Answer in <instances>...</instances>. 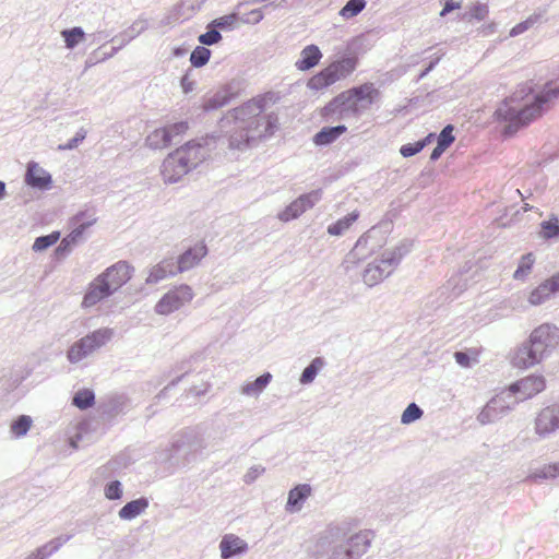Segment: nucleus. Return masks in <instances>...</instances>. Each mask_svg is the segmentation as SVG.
Masks as SVG:
<instances>
[{"instance_id":"29","label":"nucleus","mask_w":559,"mask_h":559,"mask_svg":"<svg viewBox=\"0 0 559 559\" xmlns=\"http://www.w3.org/2000/svg\"><path fill=\"white\" fill-rule=\"evenodd\" d=\"M95 396L88 389L80 390L73 397V404L80 409H86L94 405Z\"/></svg>"},{"instance_id":"30","label":"nucleus","mask_w":559,"mask_h":559,"mask_svg":"<svg viewBox=\"0 0 559 559\" xmlns=\"http://www.w3.org/2000/svg\"><path fill=\"white\" fill-rule=\"evenodd\" d=\"M535 258L533 253H527L522 257L518 269L515 270L513 277L515 280H523L525 278L530 272L532 271V267L534 265Z\"/></svg>"},{"instance_id":"32","label":"nucleus","mask_w":559,"mask_h":559,"mask_svg":"<svg viewBox=\"0 0 559 559\" xmlns=\"http://www.w3.org/2000/svg\"><path fill=\"white\" fill-rule=\"evenodd\" d=\"M322 366H323V360L319 357L314 358L311 361V364L301 373L300 382L304 384L312 382Z\"/></svg>"},{"instance_id":"59","label":"nucleus","mask_w":559,"mask_h":559,"mask_svg":"<svg viewBox=\"0 0 559 559\" xmlns=\"http://www.w3.org/2000/svg\"><path fill=\"white\" fill-rule=\"evenodd\" d=\"M432 139H433V134L430 133L424 140H420L419 142H425V146H426L427 144H429L432 141Z\"/></svg>"},{"instance_id":"2","label":"nucleus","mask_w":559,"mask_h":559,"mask_svg":"<svg viewBox=\"0 0 559 559\" xmlns=\"http://www.w3.org/2000/svg\"><path fill=\"white\" fill-rule=\"evenodd\" d=\"M559 96V88L546 86L545 90L532 95L531 88H521L507 98L497 109L496 115L499 120L508 122V129L515 131L520 127L528 124L538 118L544 105Z\"/></svg>"},{"instance_id":"21","label":"nucleus","mask_w":559,"mask_h":559,"mask_svg":"<svg viewBox=\"0 0 559 559\" xmlns=\"http://www.w3.org/2000/svg\"><path fill=\"white\" fill-rule=\"evenodd\" d=\"M148 507V499L140 497L138 499L127 502L118 512L119 518L122 520H133L145 511Z\"/></svg>"},{"instance_id":"55","label":"nucleus","mask_w":559,"mask_h":559,"mask_svg":"<svg viewBox=\"0 0 559 559\" xmlns=\"http://www.w3.org/2000/svg\"><path fill=\"white\" fill-rule=\"evenodd\" d=\"M444 151H445V148H443V147H441L440 145L437 144V146L431 152L430 158L432 160H437L442 155V153Z\"/></svg>"},{"instance_id":"7","label":"nucleus","mask_w":559,"mask_h":559,"mask_svg":"<svg viewBox=\"0 0 559 559\" xmlns=\"http://www.w3.org/2000/svg\"><path fill=\"white\" fill-rule=\"evenodd\" d=\"M357 66L356 58H345L343 60L333 62L329 67L324 68L322 71L313 75L309 82L308 86L311 90H323L334 83H336L342 78L350 74Z\"/></svg>"},{"instance_id":"38","label":"nucleus","mask_w":559,"mask_h":559,"mask_svg":"<svg viewBox=\"0 0 559 559\" xmlns=\"http://www.w3.org/2000/svg\"><path fill=\"white\" fill-rule=\"evenodd\" d=\"M211 51L209 49L197 47L190 56V61L194 67H202L209 61Z\"/></svg>"},{"instance_id":"49","label":"nucleus","mask_w":559,"mask_h":559,"mask_svg":"<svg viewBox=\"0 0 559 559\" xmlns=\"http://www.w3.org/2000/svg\"><path fill=\"white\" fill-rule=\"evenodd\" d=\"M456 362L462 367H469L471 366V357L463 352H456L454 354Z\"/></svg>"},{"instance_id":"41","label":"nucleus","mask_w":559,"mask_h":559,"mask_svg":"<svg viewBox=\"0 0 559 559\" xmlns=\"http://www.w3.org/2000/svg\"><path fill=\"white\" fill-rule=\"evenodd\" d=\"M425 147V142H415L402 145L400 148V153L404 157H411L417 153H419Z\"/></svg>"},{"instance_id":"48","label":"nucleus","mask_w":559,"mask_h":559,"mask_svg":"<svg viewBox=\"0 0 559 559\" xmlns=\"http://www.w3.org/2000/svg\"><path fill=\"white\" fill-rule=\"evenodd\" d=\"M236 20H237V16L235 14L226 15V16H222V17L215 20V24L218 27L231 26L235 24Z\"/></svg>"},{"instance_id":"40","label":"nucleus","mask_w":559,"mask_h":559,"mask_svg":"<svg viewBox=\"0 0 559 559\" xmlns=\"http://www.w3.org/2000/svg\"><path fill=\"white\" fill-rule=\"evenodd\" d=\"M454 140L455 138L453 135V127L449 124L439 134L438 145L447 150L454 142Z\"/></svg>"},{"instance_id":"3","label":"nucleus","mask_w":559,"mask_h":559,"mask_svg":"<svg viewBox=\"0 0 559 559\" xmlns=\"http://www.w3.org/2000/svg\"><path fill=\"white\" fill-rule=\"evenodd\" d=\"M379 97L380 91L373 83L367 82L336 95L320 109V116L326 120L335 115L338 117L344 115L358 116L369 109Z\"/></svg>"},{"instance_id":"1","label":"nucleus","mask_w":559,"mask_h":559,"mask_svg":"<svg viewBox=\"0 0 559 559\" xmlns=\"http://www.w3.org/2000/svg\"><path fill=\"white\" fill-rule=\"evenodd\" d=\"M272 93L258 96L235 109L236 126L229 136L231 148L242 150L251 142L271 136L277 127L275 114H264L267 103H274Z\"/></svg>"},{"instance_id":"18","label":"nucleus","mask_w":559,"mask_h":559,"mask_svg":"<svg viewBox=\"0 0 559 559\" xmlns=\"http://www.w3.org/2000/svg\"><path fill=\"white\" fill-rule=\"evenodd\" d=\"M207 248L204 243H198L193 248L188 249L183 252L178 261L177 266L180 272L188 271L195 265L206 255Z\"/></svg>"},{"instance_id":"26","label":"nucleus","mask_w":559,"mask_h":559,"mask_svg":"<svg viewBox=\"0 0 559 559\" xmlns=\"http://www.w3.org/2000/svg\"><path fill=\"white\" fill-rule=\"evenodd\" d=\"M311 491H288L286 511L295 513L301 510L305 501L309 498Z\"/></svg>"},{"instance_id":"36","label":"nucleus","mask_w":559,"mask_h":559,"mask_svg":"<svg viewBox=\"0 0 559 559\" xmlns=\"http://www.w3.org/2000/svg\"><path fill=\"white\" fill-rule=\"evenodd\" d=\"M550 293L548 292V286L546 285V283H542L537 288H535L531 294H530V297H528V301L532 304V305H540L542 302H544L546 299H548L550 297Z\"/></svg>"},{"instance_id":"27","label":"nucleus","mask_w":559,"mask_h":559,"mask_svg":"<svg viewBox=\"0 0 559 559\" xmlns=\"http://www.w3.org/2000/svg\"><path fill=\"white\" fill-rule=\"evenodd\" d=\"M358 216H359V213L357 211L349 213L347 216H345V217L338 219L336 223L330 225L328 227V233L333 236L342 235L345 230H347L353 225L354 222L357 221Z\"/></svg>"},{"instance_id":"61","label":"nucleus","mask_w":559,"mask_h":559,"mask_svg":"<svg viewBox=\"0 0 559 559\" xmlns=\"http://www.w3.org/2000/svg\"><path fill=\"white\" fill-rule=\"evenodd\" d=\"M5 192V185L4 182L0 181V198L4 195Z\"/></svg>"},{"instance_id":"62","label":"nucleus","mask_w":559,"mask_h":559,"mask_svg":"<svg viewBox=\"0 0 559 559\" xmlns=\"http://www.w3.org/2000/svg\"><path fill=\"white\" fill-rule=\"evenodd\" d=\"M298 489H306V486H301V487H295V490H298Z\"/></svg>"},{"instance_id":"51","label":"nucleus","mask_w":559,"mask_h":559,"mask_svg":"<svg viewBox=\"0 0 559 559\" xmlns=\"http://www.w3.org/2000/svg\"><path fill=\"white\" fill-rule=\"evenodd\" d=\"M497 403H498V400L493 399L489 404H487V406L485 407V409L480 414L481 423H485V419H484L485 416H487L490 412L496 411V404Z\"/></svg>"},{"instance_id":"54","label":"nucleus","mask_w":559,"mask_h":559,"mask_svg":"<svg viewBox=\"0 0 559 559\" xmlns=\"http://www.w3.org/2000/svg\"><path fill=\"white\" fill-rule=\"evenodd\" d=\"M85 139V132H78L76 135L69 142L67 145V148H73L78 145L79 142L83 141Z\"/></svg>"},{"instance_id":"6","label":"nucleus","mask_w":559,"mask_h":559,"mask_svg":"<svg viewBox=\"0 0 559 559\" xmlns=\"http://www.w3.org/2000/svg\"><path fill=\"white\" fill-rule=\"evenodd\" d=\"M372 537L373 533L367 530L347 536L345 540H341L331 548L328 559H359L367 552Z\"/></svg>"},{"instance_id":"24","label":"nucleus","mask_w":559,"mask_h":559,"mask_svg":"<svg viewBox=\"0 0 559 559\" xmlns=\"http://www.w3.org/2000/svg\"><path fill=\"white\" fill-rule=\"evenodd\" d=\"M346 130L345 126L325 127L313 136V142L316 145H328L345 133Z\"/></svg>"},{"instance_id":"15","label":"nucleus","mask_w":559,"mask_h":559,"mask_svg":"<svg viewBox=\"0 0 559 559\" xmlns=\"http://www.w3.org/2000/svg\"><path fill=\"white\" fill-rule=\"evenodd\" d=\"M536 431L540 436L554 432L559 428V405L543 408L535 421Z\"/></svg>"},{"instance_id":"20","label":"nucleus","mask_w":559,"mask_h":559,"mask_svg":"<svg viewBox=\"0 0 559 559\" xmlns=\"http://www.w3.org/2000/svg\"><path fill=\"white\" fill-rule=\"evenodd\" d=\"M25 181L31 187L46 189L49 187L51 178L50 175L36 163H29Z\"/></svg>"},{"instance_id":"52","label":"nucleus","mask_w":559,"mask_h":559,"mask_svg":"<svg viewBox=\"0 0 559 559\" xmlns=\"http://www.w3.org/2000/svg\"><path fill=\"white\" fill-rule=\"evenodd\" d=\"M85 139V132H78L76 135L69 142L67 145V148H73L78 145L79 142L83 141Z\"/></svg>"},{"instance_id":"33","label":"nucleus","mask_w":559,"mask_h":559,"mask_svg":"<svg viewBox=\"0 0 559 559\" xmlns=\"http://www.w3.org/2000/svg\"><path fill=\"white\" fill-rule=\"evenodd\" d=\"M271 374L265 373L257 378L253 382H250L243 386V393L255 394L261 392L271 381Z\"/></svg>"},{"instance_id":"4","label":"nucleus","mask_w":559,"mask_h":559,"mask_svg":"<svg viewBox=\"0 0 559 559\" xmlns=\"http://www.w3.org/2000/svg\"><path fill=\"white\" fill-rule=\"evenodd\" d=\"M559 348V328L544 323L532 331L527 343L518 348L512 357L514 367L526 369L539 364Z\"/></svg>"},{"instance_id":"8","label":"nucleus","mask_w":559,"mask_h":559,"mask_svg":"<svg viewBox=\"0 0 559 559\" xmlns=\"http://www.w3.org/2000/svg\"><path fill=\"white\" fill-rule=\"evenodd\" d=\"M112 335L110 329H99L75 342L68 350L67 357L71 362H79L87 355L105 345Z\"/></svg>"},{"instance_id":"53","label":"nucleus","mask_w":559,"mask_h":559,"mask_svg":"<svg viewBox=\"0 0 559 559\" xmlns=\"http://www.w3.org/2000/svg\"><path fill=\"white\" fill-rule=\"evenodd\" d=\"M85 139V132H78L76 135L69 142L67 145V148H73L78 145L79 142L83 141Z\"/></svg>"},{"instance_id":"60","label":"nucleus","mask_w":559,"mask_h":559,"mask_svg":"<svg viewBox=\"0 0 559 559\" xmlns=\"http://www.w3.org/2000/svg\"><path fill=\"white\" fill-rule=\"evenodd\" d=\"M119 485L120 483L115 480V481H111L109 485H108V489H119Z\"/></svg>"},{"instance_id":"14","label":"nucleus","mask_w":559,"mask_h":559,"mask_svg":"<svg viewBox=\"0 0 559 559\" xmlns=\"http://www.w3.org/2000/svg\"><path fill=\"white\" fill-rule=\"evenodd\" d=\"M396 263L394 253L383 255L379 263H370L364 272V281L367 285L373 286L382 281Z\"/></svg>"},{"instance_id":"19","label":"nucleus","mask_w":559,"mask_h":559,"mask_svg":"<svg viewBox=\"0 0 559 559\" xmlns=\"http://www.w3.org/2000/svg\"><path fill=\"white\" fill-rule=\"evenodd\" d=\"M178 273L181 272L178 270V266L173 261V259H166L151 269L146 277V283L156 284L159 281H163L169 276H174Z\"/></svg>"},{"instance_id":"46","label":"nucleus","mask_w":559,"mask_h":559,"mask_svg":"<svg viewBox=\"0 0 559 559\" xmlns=\"http://www.w3.org/2000/svg\"><path fill=\"white\" fill-rule=\"evenodd\" d=\"M471 15H472V17H474L478 21H483L488 15V7L486 4H480V3L475 4L471 9Z\"/></svg>"},{"instance_id":"37","label":"nucleus","mask_w":559,"mask_h":559,"mask_svg":"<svg viewBox=\"0 0 559 559\" xmlns=\"http://www.w3.org/2000/svg\"><path fill=\"white\" fill-rule=\"evenodd\" d=\"M31 425L32 419L26 415H22L11 425V430L13 435H15L16 437H21L28 431Z\"/></svg>"},{"instance_id":"57","label":"nucleus","mask_w":559,"mask_h":559,"mask_svg":"<svg viewBox=\"0 0 559 559\" xmlns=\"http://www.w3.org/2000/svg\"><path fill=\"white\" fill-rule=\"evenodd\" d=\"M252 21L259 22L262 19V13L259 10H254L251 12Z\"/></svg>"},{"instance_id":"31","label":"nucleus","mask_w":559,"mask_h":559,"mask_svg":"<svg viewBox=\"0 0 559 559\" xmlns=\"http://www.w3.org/2000/svg\"><path fill=\"white\" fill-rule=\"evenodd\" d=\"M61 34L64 38L66 46L70 49L75 47L79 43H81L85 36L84 32L80 27H73L71 29H66Z\"/></svg>"},{"instance_id":"17","label":"nucleus","mask_w":559,"mask_h":559,"mask_svg":"<svg viewBox=\"0 0 559 559\" xmlns=\"http://www.w3.org/2000/svg\"><path fill=\"white\" fill-rule=\"evenodd\" d=\"M112 294L104 277L98 275L88 286V289L83 298L82 306L85 308L93 307L100 300Z\"/></svg>"},{"instance_id":"47","label":"nucleus","mask_w":559,"mask_h":559,"mask_svg":"<svg viewBox=\"0 0 559 559\" xmlns=\"http://www.w3.org/2000/svg\"><path fill=\"white\" fill-rule=\"evenodd\" d=\"M545 283L548 286V292L550 295L559 292V272L550 278L546 280Z\"/></svg>"},{"instance_id":"25","label":"nucleus","mask_w":559,"mask_h":559,"mask_svg":"<svg viewBox=\"0 0 559 559\" xmlns=\"http://www.w3.org/2000/svg\"><path fill=\"white\" fill-rule=\"evenodd\" d=\"M146 142L152 148L155 150L167 147L171 143L169 139V130H165V128L154 130L151 134H148Z\"/></svg>"},{"instance_id":"10","label":"nucleus","mask_w":559,"mask_h":559,"mask_svg":"<svg viewBox=\"0 0 559 559\" xmlns=\"http://www.w3.org/2000/svg\"><path fill=\"white\" fill-rule=\"evenodd\" d=\"M192 288L188 285H180L166 293L155 305L158 314H169L179 310L193 299Z\"/></svg>"},{"instance_id":"23","label":"nucleus","mask_w":559,"mask_h":559,"mask_svg":"<svg viewBox=\"0 0 559 559\" xmlns=\"http://www.w3.org/2000/svg\"><path fill=\"white\" fill-rule=\"evenodd\" d=\"M322 55L320 49L314 45L305 47L301 51V58L296 62V67L301 70H309L317 66Z\"/></svg>"},{"instance_id":"12","label":"nucleus","mask_w":559,"mask_h":559,"mask_svg":"<svg viewBox=\"0 0 559 559\" xmlns=\"http://www.w3.org/2000/svg\"><path fill=\"white\" fill-rule=\"evenodd\" d=\"M321 199L319 190L302 194L294 200L285 210L278 214L282 222H289L299 217L307 210L311 209Z\"/></svg>"},{"instance_id":"56","label":"nucleus","mask_w":559,"mask_h":559,"mask_svg":"<svg viewBox=\"0 0 559 559\" xmlns=\"http://www.w3.org/2000/svg\"><path fill=\"white\" fill-rule=\"evenodd\" d=\"M123 491H105V496L109 500H119L122 498Z\"/></svg>"},{"instance_id":"43","label":"nucleus","mask_w":559,"mask_h":559,"mask_svg":"<svg viewBox=\"0 0 559 559\" xmlns=\"http://www.w3.org/2000/svg\"><path fill=\"white\" fill-rule=\"evenodd\" d=\"M219 32L215 29L207 31L199 37V41L203 45H213L221 40Z\"/></svg>"},{"instance_id":"28","label":"nucleus","mask_w":559,"mask_h":559,"mask_svg":"<svg viewBox=\"0 0 559 559\" xmlns=\"http://www.w3.org/2000/svg\"><path fill=\"white\" fill-rule=\"evenodd\" d=\"M366 8L365 0H349L340 11V15L345 19H352L358 15Z\"/></svg>"},{"instance_id":"34","label":"nucleus","mask_w":559,"mask_h":559,"mask_svg":"<svg viewBox=\"0 0 559 559\" xmlns=\"http://www.w3.org/2000/svg\"><path fill=\"white\" fill-rule=\"evenodd\" d=\"M540 235L545 239H549L559 235V219L558 217H551L549 221H545L540 224Z\"/></svg>"},{"instance_id":"11","label":"nucleus","mask_w":559,"mask_h":559,"mask_svg":"<svg viewBox=\"0 0 559 559\" xmlns=\"http://www.w3.org/2000/svg\"><path fill=\"white\" fill-rule=\"evenodd\" d=\"M546 388V380L543 376L531 374L512 383L508 391L516 401L523 402L534 397Z\"/></svg>"},{"instance_id":"35","label":"nucleus","mask_w":559,"mask_h":559,"mask_svg":"<svg viewBox=\"0 0 559 559\" xmlns=\"http://www.w3.org/2000/svg\"><path fill=\"white\" fill-rule=\"evenodd\" d=\"M59 237H60V234L58 231H53L47 236L38 237V238H36L35 242L33 245V249L35 251L45 250L48 247L55 245L58 241Z\"/></svg>"},{"instance_id":"44","label":"nucleus","mask_w":559,"mask_h":559,"mask_svg":"<svg viewBox=\"0 0 559 559\" xmlns=\"http://www.w3.org/2000/svg\"><path fill=\"white\" fill-rule=\"evenodd\" d=\"M188 123L187 122H177L174 124H170L168 127H165V130H169V139L173 141V139L177 135H181L187 132L188 130Z\"/></svg>"},{"instance_id":"5","label":"nucleus","mask_w":559,"mask_h":559,"mask_svg":"<svg viewBox=\"0 0 559 559\" xmlns=\"http://www.w3.org/2000/svg\"><path fill=\"white\" fill-rule=\"evenodd\" d=\"M203 159V147L200 144L188 143L177 148L164 159L162 176L166 182H177Z\"/></svg>"},{"instance_id":"45","label":"nucleus","mask_w":559,"mask_h":559,"mask_svg":"<svg viewBox=\"0 0 559 559\" xmlns=\"http://www.w3.org/2000/svg\"><path fill=\"white\" fill-rule=\"evenodd\" d=\"M542 478H556L559 476V463H551L548 465H545L540 472V474L537 475Z\"/></svg>"},{"instance_id":"58","label":"nucleus","mask_w":559,"mask_h":559,"mask_svg":"<svg viewBox=\"0 0 559 559\" xmlns=\"http://www.w3.org/2000/svg\"><path fill=\"white\" fill-rule=\"evenodd\" d=\"M181 84H182V87H183L185 92H189V91H191V88H192V87H191V83H190V82H188V78H187V76H185V78L182 79Z\"/></svg>"},{"instance_id":"42","label":"nucleus","mask_w":559,"mask_h":559,"mask_svg":"<svg viewBox=\"0 0 559 559\" xmlns=\"http://www.w3.org/2000/svg\"><path fill=\"white\" fill-rule=\"evenodd\" d=\"M537 20H538V16H530L524 22H521V23L516 24L514 27H512V29L510 31V35L516 36V35L524 33L530 27H532L537 22Z\"/></svg>"},{"instance_id":"16","label":"nucleus","mask_w":559,"mask_h":559,"mask_svg":"<svg viewBox=\"0 0 559 559\" xmlns=\"http://www.w3.org/2000/svg\"><path fill=\"white\" fill-rule=\"evenodd\" d=\"M249 547L246 540L234 534H226L219 542L222 559H230L235 556L245 555Z\"/></svg>"},{"instance_id":"13","label":"nucleus","mask_w":559,"mask_h":559,"mask_svg":"<svg viewBox=\"0 0 559 559\" xmlns=\"http://www.w3.org/2000/svg\"><path fill=\"white\" fill-rule=\"evenodd\" d=\"M132 271L133 269L127 262L119 261L102 273L100 277H104V282L114 293L130 281Z\"/></svg>"},{"instance_id":"39","label":"nucleus","mask_w":559,"mask_h":559,"mask_svg":"<svg viewBox=\"0 0 559 559\" xmlns=\"http://www.w3.org/2000/svg\"><path fill=\"white\" fill-rule=\"evenodd\" d=\"M423 415L421 409L415 404H409L402 414V423L409 424L419 419Z\"/></svg>"},{"instance_id":"63","label":"nucleus","mask_w":559,"mask_h":559,"mask_svg":"<svg viewBox=\"0 0 559 559\" xmlns=\"http://www.w3.org/2000/svg\"><path fill=\"white\" fill-rule=\"evenodd\" d=\"M473 354H474L473 359L475 360V359H476V357H477V355H478V353H477V352H473Z\"/></svg>"},{"instance_id":"22","label":"nucleus","mask_w":559,"mask_h":559,"mask_svg":"<svg viewBox=\"0 0 559 559\" xmlns=\"http://www.w3.org/2000/svg\"><path fill=\"white\" fill-rule=\"evenodd\" d=\"M70 538V535L56 537L48 542L47 544L38 547L26 559H47L49 556L56 552L63 544H66Z\"/></svg>"},{"instance_id":"50","label":"nucleus","mask_w":559,"mask_h":559,"mask_svg":"<svg viewBox=\"0 0 559 559\" xmlns=\"http://www.w3.org/2000/svg\"><path fill=\"white\" fill-rule=\"evenodd\" d=\"M460 8H461V3L454 2L453 0H445L444 7H443L442 11L440 12V15L444 16L449 12H451L455 9H460Z\"/></svg>"},{"instance_id":"9","label":"nucleus","mask_w":559,"mask_h":559,"mask_svg":"<svg viewBox=\"0 0 559 559\" xmlns=\"http://www.w3.org/2000/svg\"><path fill=\"white\" fill-rule=\"evenodd\" d=\"M357 525L356 520H343L329 524L325 530L317 535V555L323 556L329 547H333L338 542L345 539Z\"/></svg>"}]
</instances>
